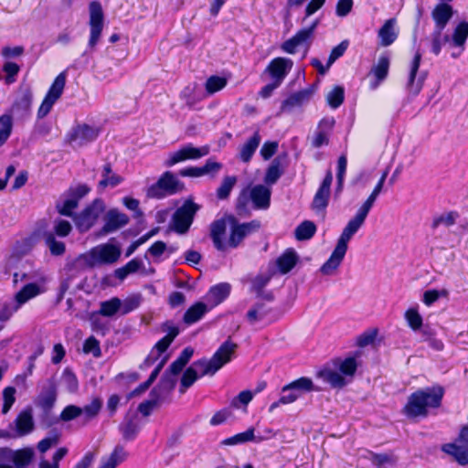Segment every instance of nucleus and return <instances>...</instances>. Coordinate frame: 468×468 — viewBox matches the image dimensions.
<instances>
[{
	"label": "nucleus",
	"instance_id": "1",
	"mask_svg": "<svg viewBox=\"0 0 468 468\" xmlns=\"http://www.w3.org/2000/svg\"><path fill=\"white\" fill-rule=\"evenodd\" d=\"M238 345L229 338L220 345L210 359L202 358L195 361L182 376L180 393H185L199 377L215 375L235 357Z\"/></svg>",
	"mask_w": 468,
	"mask_h": 468
},
{
	"label": "nucleus",
	"instance_id": "2",
	"mask_svg": "<svg viewBox=\"0 0 468 468\" xmlns=\"http://www.w3.org/2000/svg\"><path fill=\"white\" fill-rule=\"evenodd\" d=\"M443 396L441 387L427 388L412 393L404 407V412L409 417L426 416L428 408L439 407Z\"/></svg>",
	"mask_w": 468,
	"mask_h": 468
},
{
	"label": "nucleus",
	"instance_id": "3",
	"mask_svg": "<svg viewBox=\"0 0 468 468\" xmlns=\"http://www.w3.org/2000/svg\"><path fill=\"white\" fill-rule=\"evenodd\" d=\"M231 231L228 241L224 240L227 224L225 219L215 220L210 225V238L215 248L219 251H225L228 248H237L247 237L244 230L240 228L234 218H231Z\"/></svg>",
	"mask_w": 468,
	"mask_h": 468
},
{
	"label": "nucleus",
	"instance_id": "4",
	"mask_svg": "<svg viewBox=\"0 0 468 468\" xmlns=\"http://www.w3.org/2000/svg\"><path fill=\"white\" fill-rule=\"evenodd\" d=\"M121 257V249L111 243L100 244L88 252L80 255L77 261L86 267L94 268L100 265L115 263Z\"/></svg>",
	"mask_w": 468,
	"mask_h": 468
},
{
	"label": "nucleus",
	"instance_id": "5",
	"mask_svg": "<svg viewBox=\"0 0 468 468\" xmlns=\"http://www.w3.org/2000/svg\"><path fill=\"white\" fill-rule=\"evenodd\" d=\"M358 231V229L349 223L344 228L336 246L335 247L329 259L321 266L320 272L323 275L332 276L336 273L338 267L343 261L348 249V242Z\"/></svg>",
	"mask_w": 468,
	"mask_h": 468
},
{
	"label": "nucleus",
	"instance_id": "6",
	"mask_svg": "<svg viewBox=\"0 0 468 468\" xmlns=\"http://www.w3.org/2000/svg\"><path fill=\"white\" fill-rule=\"evenodd\" d=\"M271 189L264 185H257L250 189H244L239 194L237 210L239 215L246 211L248 201L250 199L256 209H266L270 207Z\"/></svg>",
	"mask_w": 468,
	"mask_h": 468
},
{
	"label": "nucleus",
	"instance_id": "7",
	"mask_svg": "<svg viewBox=\"0 0 468 468\" xmlns=\"http://www.w3.org/2000/svg\"><path fill=\"white\" fill-rule=\"evenodd\" d=\"M35 451L31 447L13 450L0 448V468H27L34 461Z\"/></svg>",
	"mask_w": 468,
	"mask_h": 468
},
{
	"label": "nucleus",
	"instance_id": "8",
	"mask_svg": "<svg viewBox=\"0 0 468 468\" xmlns=\"http://www.w3.org/2000/svg\"><path fill=\"white\" fill-rule=\"evenodd\" d=\"M184 184L170 171L165 172L156 183L148 187L146 196L150 198H164L181 191Z\"/></svg>",
	"mask_w": 468,
	"mask_h": 468
},
{
	"label": "nucleus",
	"instance_id": "9",
	"mask_svg": "<svg viewBox=\"0 0 468 468\" xmlns=\"http://www.w3.org/2000/svg\"><path fill=\"white\" fill-rule=\"evenodd\" d=\"M200 209V206L192 198L185 200L173 215L174 229L179 234H185L193 223L194 217Z\"/></svg>",
	"mask_w": 468,
	"mask_h": 468
},
{
	"label": "nucleus",
	"instance_id": "10",
	"mask_svg": "<svg viewBox=\"0 0 468 468\" xmlns=\"http://www.w3.org/2000/svg\"><path fill=\"white\" fill-rule=\"evenodd\" d=\"M99 129L86 123L73 127L66 136L67 143L73 148L79 149L96 140Z\"/></svg>",
	"mask_w": 468,
	"mask_h": 468
},
{
	"label": "nucleus",
	"instance_id": "11",
	"mask_svg": "<svg viewBox=\"0 0 468 468\" xmlns=\"http://www.w3.org/2000/svg\"><path fill=\"white\" fill-rule=\"evenodd\" d=\"M90 38L88 46L93 49L98 44L103 29V11L100 2L92 1L89 5Z\"/></svg>",
	"mask_w": 468,
	"mask_h": 468
},
{
	"label": "nucleus",
	"instance_id": "12",
	"mask_svg": "<svg viewBox=\"0 0 468 468\" xmlns=\"http://www.w3.org/2000/svg\"><path fill=\"white\" fill-rule=\"evenodd\" d=\"M40 390L35 399V404L44 412H49L58 398V384L55 377L45 379L39 385Z\"/></svg>",
	"mask_w": 468,
	"mask_h": 468
},
{
	"label": "nucleus",
	"instance_id": "13",
	"mask_svg": "<svg viewBox=\"0 0 468 468\" xmlns=\"http://www.w3.org/2000/svg\"><path fill=\"white\" fill-rule=\"evenodd\" d=\"M67 75L66 72L59 73L52 85L50 86L46 97L44 98L40 107L37 111V118L42 119L46 117L51 111L54 103L60 98L66 85Z\"/></svg>",
	"mask_w": 468,
	"mask_h": 468
},
{
	"label": "nucleus",
	"instance_id": "14",
	"mask_svg": "<svg viewBox=\"0 0 468 468\" xmlns=\"http://www.w3.org/2000/svg\"><path fill=\"white\" fill-rule=\"evenodd\" d=\"M441 450L451 455L459 464H468V426L462 429L454 442L443 444Z\"/></svg>",
	"mask_w": 468,
	"mask_h": 468
},
{
	"label": "nucleus",
	"instance_id": "15",
	"mask_svg": "<svg viewBox=\"0 0 468 468\" xmlns=\"http://www.w3.org/2000/svg\"><path fill=\"white\" fill-rule=\"evenodd\" d=\"M15 268H18V271L13 274V283L15 285H16L19 281L38 282L39 284H45L47 282L45 271L40 268H35L33 261L26 260Z\"/></svg>",
	"mask_w": 468,
	"mask_h": 468
},
{
	"label": "nucleus",
	"instance_id": "16",
	"mask_svg": "<svg viewBox=\"0 0 468 468\" xmlns=\"http://www.w3.org/2000/svg\"><path fill=\"white\" fill-rule=\"evenodd\" d=\"M318 23L319 21L315 20L310 27L300 29L293 37L282 43V49L289 54H294L297 48L301 47H304L307 50L313 42Z\"/></svg>",
	"mask_w": 468,
	"mask_h": 468
},
{
	"label": "nucleus",
	"instance_id": "17",
	"mask_svg": "<svg viewBox=\"0 0 468 468\" xmlns=\"http://www.w3.org/2000/svg\"><path fill=\"white\" fill-rule=\"evenodd\" d=\"M105 206L102 200L95 199L75 218L77 228L81 232L88 231L103 213Z\"/></svg>",
	"mask_w": 468,
	"mask_h": 468
},
{
	"label": "nucleus",
	"instance_id": "18",
	"mask_svg": "<svg viewBox=\"0 0 468 468\" xmlns=\"http://www.w3.org/2000/svg\"><path fill=\"white\" fill-rule=\"evenodd\" d=\"M210 147L208 145H203L201 147H195L192 144H187L178 151L170 154L169 158L165 161V165L171 167L179 162H183L188 159L196 160L209 154Z\"/></svg>",
	"mask_w": 468,
	"mask_h": 468
},
{
	"label": "nucleus",
	"instance_id": "19",
	"mask_svg": "<svg viewBox=\"0 0 468 468\" xmlns=\"http://www.w3.org/2000/svg\"><path fill=\"white\" fill-rule=\"evenodd\" d=\"M384 184L385 183L383 181L378 180V182L376 185V186L374 187L372 193L369 195V197L367 198V200L362 204V206L358 208L356 216L348 221V223L350 225L354 226L355 228H356L358 229L363 226L370 209L374 206L376 199L381 193Z\"/></svg>",
	"mask_w": 468,
	"mask_h": 468
},
{
	"label": "nucleus",
	"instance_id": "20",
	"mask_svg": "<svg viewBox=\"0 0 468 468\" xmlns=\"http://www.w3.org/2000/svg\"><path fill=\"white\" fill-rule=\"evenodd\" d=\"M36 244L34 238H27L20 241H17L13 248L11 255L7 258L5 263L6 271H10L15 268L20 262H23L22 258L28 255L34 249Z\"/></svg>",
	"mask_w": 468,
	"mask_h": 468
},
{
	"label": "nucleus",
	"instance_id": "21",
	"mask_svg": "<svg viewBox=\"0 0 468 468\" xmlns=\"http://www.w3.org/2000/svg\"><path fill=\"white\" fill-rule=\"evenodd\" d=\"M333 182V175L329 170L327 171L320 187L314 195V197L312 202V209L320 212L324 211L328 205L329 197H330V188Z\"/></svg>",
	"mask_w": 468,
	"mask_h": 468
},
{
	"label": "nucleus",
	"instance_id": "22",
	"mask_svg": "<svg viewBox=\"0 0 468 468\" xmlns=\"http://www.w3.org/2000/svg\"><path fill=\"white\" fill-rule=\"evenodd\" d=\"M314 92V88L310 87L292 94L282 102L278 115L283 112H291L294 109L302 107L311 100Z\"/></svg>",
	"mask_w": 468,
	"mask_h": 468
},
{
	"label": "nucleus",
	"instance_id": "23",
	"mask_svg": "<svg viewBox=\"0 0 468 468\" xmlns=\"http://www.w3.org/2000/svg\"><path fill=\"white\" fill-rule=\"evenodd\" d=\"M421 61V54L417 51L410 68L409 80L407 83V89L412 95H417L422 89L424 80L426 78L425 73H421L418 78L416 77Z\"/></svg>",
	"mask_w": 468,
	"mask_h": 468
},
{
	"label": "nucleus",
	"instance_id": "24",
	"mask_svg": "<svg viewBox=\"0 0 468 468\" xmlns=\"http://www.w3.org/2000/svg\"><path fill=\"white\" fill-rule=\"evenodd\" d=\"M292 61L287 58H275L266 68V71L271 75L274 81L282 83L288 72L292 68Z\"/></svg>",
	"mask_w": 468,
	"mask_h": 468
},
{
	"label": "nucleus",
	"instance_id": "25",
	"mask_svg": "<svg viewBox=\"0 0 468 468\" xmlns=\"http://www.w3.org/2000/svg\"><path fill=\"white\" fill-rule=\"evenodd\" d=\"M288 166V155L287 154H282L275 157L270 166L268 167L264 181L268 185L275 184L278 179L284 173L286 167Z\"/></svg>",
	"mask_w": 468,
	"mask_h": 468
},
{
	"label": "nucleus",
	"instance_id": "26",
	"mask_svg": "<svg viewBox=\"0 0 468 468\" xmlns=\"http://www.w3.org/2000/svg\"><path fill=\"white\" fill-rule=\"evenodd\" d=\"M104 220L105 223L101 229V234L103 235L114 232L125 226L129 221V218L123 213L112 209L107 212Z\"/></svg>",
	"mask_w": 468,
	"mask_h": 468
},
{
	"label": "nucleus",
	"instance_id": "27",
	"mask_svg": "<svg viewBox=\"0 0 468 468\" xmlns=\"http://www.w3.org/2000/svg\"><path fill=\"white\" fill-rule=\"evenodd\" d=\"M119 430L125 441H133L140 431V420L136 413H127L119 426Z\"/></svg>",
	"mask_w": 468,
	"mask_h": 468
},
{
	"label": "nucleus",
	"instance_id": "28",
	"mask_svg": "<svg viewBox=\"0 0 468 468\" xmlns=\"http://www.w3.org/2000/svg\"><path fill=\"white\" fill-rule=\"evenodd\" d=\"M163 332H167L166 335L161 338L153 347V351L161 356L170 346L172 342L179 334V328L167 321L162 325Z\"/></svg>",
	"mask_w": 468,
	"mask_h": 468
},
{
	"label": "nucleus",
	"instance_id": "29",
	"mask_svg": "<svg viewBox=\"0 0 468 468\" xmlns=\"http://www.w3.org/2000/svg\"><path fill=\"white\" fill-rule=\"evenodd\" d=\"M396 26V18H389L386 20L383 26L379 28L378 37L381 47H388L396 41L399 35Z\"/></svg>",
	"mask_w": 468,
	"mask_h": 468
},
{
	"label": "nucleus",
	"instance_id": "30",
	"mask_svg": "<svg viewBox=\"0 0 468 468\" xmlns=\"http://www.w3.org/2000/svg\"><path fill=\"white\" fill-rule=\"evenodd\" d=\"M45 284H39L38 282H28L15 295V301L17 307H20L29 300L37 297L45 292Z\"/></svg>",
	"mask_w": 468,
	"mask_h": 468
},
{
	"label": "nucleus",
	"instance_id": "31",
	"mask_svg": "<svg viewBox=\"0 0 468 468\" xmlns=\"http://www.w3.org/2000/svg\"><path fill=\"white\" fill-rule=\"evenodd\" d=\"M453 15L452 7L446 4L441 3L435 6L431 16L435 22L436 30H443Z\"/></svg>",
	"mask_w": 468,
	"mask_h": 468
},
{
	"label": "nucleus",
	"instance_id": "32",
	"mask_svg": "<svg viewBox=\"0 0 468 468\" xmlns=\"http://www.w3.org/2000/svg\"><path fill=\"white\" fill-rule=\"evenodd\" d=\"M16 432L17 436H24L34 430L32 409L22 410L15 420Z\"/></svg>",
	"mask_w": 468,
	"mask_h": 468
},
{
	"label": "nucleus",
	"instance_id": "33",
	"mask_svg": "<svg viewBox=\"0 0 468 468\" xmlns=\"http://www.w3.org/2000/svg\"><path fill=\"white\" fill-rule=\"evenodd\" d=\"M33 93L30 88L23 87L19 90L17 97L12 105V112L26 114L32 103Z\"/></svg>",
	"mask_w": 468,
	"mask_h": 468
},
{
	"label": "nucleus",
	"instance_id": "34",
	"mask_svg": "<svg viewBox=\"0 0 468 468\" xmlns=\"http://www.w3.org/2000/svg\"><path fill=\"white\" fill-rule=\"evenodd\" d=\"M285 389H292V392L297 395L299 399L303 393L319 390L314 385V382L311 378L306 377H302L287 385H285Z\"/></svg>",
	"mask_w": 468,
	"mask_h": 468
},
{
	"label": "nucleus",
	"instance_id": "35",
	"mask_svg": "<svg viewBox=\"0 0 468 468\" xmlns=\"http://www.w3.org/2000/svg\"><path fill=\"white\" fill-rule=\"evenodd\" d=\"M127 457V452L122 445H117L110 456L102 458L98 468H116Z\"/></svg>",
	"mask_w": 468,
	"mask_h": 468
},
{
	"label": "nucleus",
	"instance_id": "36",
	"mask_svg": "<svg viewBox=\"0 0 468 468\" xmlns=\"http://www.w3.org/2000/svg\"><path fill=\"white\" fill-rule=\"evenodd\" d=\"M297 261L298 256L296 252L292 250H288L277 259L276 263L280 272L285 274L296 265Z\"/></svg>",
	"mask_w": 468,
	"mask_h": 468
},
{
	"label": "nucleus",
	"instance_id": "37",
	"mask_svg": "<svg viewBox=\"0 0 468 468\" xmlns=\"http://www.w3.org/2000/svg\"><path fill=\"white\" fill-rule=\"evenodd\" d=\"M261 143V135L256 132L252 137H250L240 148L239 157L240 159L248 163L253 156L256 149Z\"/></svg>",
	"mask_w": 468,
	"mask_h": 468
},
{
	"label": "nucleus",
	"instance_id": "38",
	"mask_svg": "<svg viewBox=\"0 0 468 468\" xmlns=\"http://www.w3.org/2000/svg\"><path fill=\"white\" fill-rule=\"evenodd\" d=\"M102 407V400L100 398H93L90 403L80 407L82 421L84 424L95 419Z\"/></svg>",
	"mask_w": 468,
	"mask_h": 468
},
{
	"label": "nucleus",
	"instance_id": "39",
	"mask_svg": "<svg viewBox=\"0 0 468 468\" xmlns=\"http://www.w3.org/2000/svg\"><path fill=\"white\" fill-rule=\"evenodd\" d=\"M318 377L329 383L333 388H341L346 384V379L339 372L330 368H324L319 371Z\"/></svg>",
	"mask_w": 468,
	"mask_h": 468
},
{
	"label": "nucleus",
	"instance_id": "40",
	"mask_svg": "<svg viewBox=\"0 0 468 468\" xmlns=\"http://www.w3.org/2000/svg\"><path fill=\"white\" fill-rule=\"evenodd\" d=\"M207 312V307L204 303L198 302L186 310L184 314V322L192 324L199 321Z\"/></svg>",
	"mask_w": 468,
	"mask_h": 468
},
{
	"label": "nucleus",
	"instance_id": "41",
	"mask_svg": "<svg viewBox=\"0 0 468 468\" xmlns=\"http://www.w3.org/2000/svg\"><path fill=\"white\" fill-rule=\"evenodd\" d=\"M102 179L99 182V186L102 189L107 186L114 187L122 182V177L112 171L110 164H106L102 169Z\"/></svg>",
	"mask_w": 468,
	"mask_h": 468
},
{
	"label": "nucleus",
	"instance_id": "42",
	"mask_svg": "<svg viewBox=\"0 0 468 468\" xmlns=\"http://www.w3.org/2000/svg\"><path fill=\"white\" fill-rule=\"evenodd\" d=\"M229 292L230 285L227 282H222L209 290L208 297L213 301L214 304H218L229 296Z\"/></svg>",
	"mask_w": 468,
	"mask_h": 468
},
{
	"label": "nucleus",
	"instance_id": "43",
	"mask_svg": "<svg viewBox=\"0 0 468 468\" xmlns=\"http://www.w3.org/2000/svg\"><path fill=\"white\" fill-rule=\"evenodd\" d=\"M45 243L47 247L48 248L50 253L53 256H61L66 251V246L65 243L59 240H57L54 233L52 232H46L44 234Z\"/></svg>",
	"mask_w": 468,
	"mask_h": 468
},
{
	"label": "nucleus",
	"instance_id": "44",
	"mask_svg": "<svg viewBox=\"0 0 468 468\" xmlns=\"http://www.w3.org/2000/svg\"><path fill=\"white\" fill-rule=\"evenodd\" d=\"M389 58L382 55L378 58V63L372 68L371 71L378 82L384 80L388 73Z\"/></svg>",
	"mask_w": 468,
	"mask_h": 468
},
{
	"label": "nucleus",
	"instance_id": "45",
	"mask_svg": "<svg viewBox=\"0 0 468 468\" xmlns=\"http://www.w3.org/2000/svg\"><path fill=\"white\" fill-rule=\"evenodd\" d=\"M316 226L314 222L305 220L295 229V238L298 240H307L315 234Z\"/></svg>",
	"mask_w": 468,
	"mask_h": 468
},
{
	"label": "nucleus",
	"instance_id": "46",
	"mask_svg": "<svg viewBox=\"0 0 468 468\" xmlns=\"http://www.w3.org/2000/svg\"><path fill=\"white\" fill-rule=\"evenodd\" d=\"M269 313L265 303L258 302L248 311L246 317L250 324H254L262 320Z\"/></svg>",
	"mask_w": 468,
	"mask_h": 468
},
{
	"label": "nucleus",
	"instance_id": "47",
	"mask_svg": "<svg viewBox=\"0 0 468 468\" xmlns=\"http://www.w3.org/2000/svg\"><path fill=\"white\" fill-rule=\"evenodd\" d=\"M122 308L121 300L113 297L111 300L101 303L100 314L103 316L111 317Z\"/></svg>",
	"mask_w": 468,
	"mask_h": 468
},
{
	"label": "nucleus",
	"instance_id": "48",
	"mask_svg": "<svg viewBox=\"0 0 468 468\" xmlns=\"http://www.w3.org/2000/svg\"><path fill=\"white\" fill-rule=\"evenodd\" d=\"M227 83L226 78L213 75L207 80L205 89L208 94H214L225 88Z\"/></svg>",
	"mask_w": 468,
	"mask_h": 468
},
{
	"label": "nucleus",
	"instance_id": "49",
	"mask_svg": "<svg viewBox=\"0 0 468 468\" xmlns=\"http://www.w3.org/2000/svg\"><path fill=\"white\" fill-rule=\"evenodd\" d=\"M79 201L71 196L66 194V198L58 202L57 208L60 215L71 217L72 211L78 207Z\"/></svg>",
	"mask_w": 468,
	"mask_h": 468
},
{
	"label": "nucleus",
	"instance_id": "50",
	"mask_svg": "<svg viewBox=\"0 0 468 468\" xmlns=\"http://www.w3.org/2000/svg\"><path fill=\"white\" fill-rule=\"evenodd\" d=\"M237 183L236 176H225L222 180L221 185L217 190V197L219 199H226L229 197L232 188Z\"/></svg>",
	"mask_w": 468,
	"mask_h": 468
},
{
	"label": "nucleus",
	"instance_id": "51",
	"mask_svg": "<svg viewBox=\"0 0 468 468\" xmlns=\"http://www.w3.org/2000/svg\"><path fill=\"white\" fill-rule=\"evenodd\" d=\"M60 441V435L57 432L52 433L50 436L46 437L39 441L37 444V451L41 453V456H44V454L53 446H56L59 443Z\"/></svg>",
	"mask_w": 468,
	"mask_h": 468
},
{
	"label": "nucleus",
	"instance_id": "52",
	"mask_svg": "<svg viewBox=\"0 0 468 468\" xmlns=\"http://www.w3.org/2000/svg\"><path fill=\"white\" fill-rule=\"evenodd\" d=\"M468 37V22L460 23L452 34V41L456 47L464 45Z\"/></svg>",
	"mask_w": 468,
	"mask_h": 468
},
{
	"label": "nucleus",
	"instance_id": "53",
	"mask_svg": "<svg viewBox=\"0 0 468 468\" xmlns=\"http://www.w3.org/2000/svg\"><path fill=\"white\" fill-rule=\"evenodd\" d=\"M298 398H297V395H295L292 389H285V386L282 388V391H281V397L279 399V400L273 402L270 408H269V411L270 412H272L275 409H277L281 404H283V405H286V404H291L292 402H294L295 400H297Z\"/></svg>",
	"mask_w": 468,
	"mask_h": 468
},
{
	"label": "nucleus",
	"instance_id": "54",
	"mask_svg": "<svg viewBox=\"0 0 468 468\" xmlns=\"http://www.w3.org/2000/svg\"><path fill=\"white\" fill-rule=\"evenodd\" d=\"M12 132V117L4 114L0 117V144L3 145Z\"/></svg>",
	"mask_w": 468,
	"mask_h": 468
},
{
	"label": "nucleus",
	"instance_id": "55",
	"mask_svg": "<svg viewBox=\"0 0 468 468\" xmlns=\"http://www.w3.org/2000/svg\"><path fill=\"white\" fill-rule=\"evenodd\" d=\"M254 440V429L250 428L244 432L238 433L230 438L224 441L226 445H235L239 443H244Z\"/></svg>",
	"mask_w": 468,
	"mask_h": 468
},
{
	"label": "nucleus",
	"instance_id": "56",
	"mask_svg": "<svg viewBox=\"0 0 468 468\" xmlns=\"http://www.w3.org/2000/svg\"><path fill=\"white\" fill-rule=\"evenodd\" d=\"M326 100L330 107L338 108L344 101V89L340 86L335 87L328 92Z\"/></svg>",
	"mask_w": 468,
	"mask_h": 468
},
{
	"label": "nucleus",
	"instance_id": "57",
	"mask_svg": "<svg viewBox=\"0 0 468 468\" xmlns=\"http://www.w3.org/2000/svg\"><path fill=\"white\" fill-rule=\"evenodd\" d=\"M356 367L357 364L356 358L353 356L346 357L338 363L340 372L346 376H354L356 371Z\"/></svg>",
	"mask_w": 468,
	"mask_h": 468
},
{
	"label": "nucleus",
	"instance_id": "58",
	"mask_svg": "<svg viewBox=\"0 0 468 468\" xmlns=\"http://www.w3.org/2000/svg\"><path fill=\"white\" fill-rule=\"evenodd\" d=\"M62 381L67 390L69 393H74L78 390L79 382L76 376L69 369L63 371Z\"/></svg>",
	"mask_w": 468,
	"mask_h": 468
},
{
	"label": "nucleus",
	"instance_id": "59",
	"mask_svg": "<svg viewBox=\"0 0 468 468\" xmlns=\"http://www.w3.org/2000/svg\"><path fill=\"white\" fill-rule=\"evenodd\" d=\"M15 394H16V388L14 387H7L3 390V399H4V404H3V408H2L3 414H6L10 410L13 404L15 403V401H16Z\"/></svg>",
	"mask_w": 468,
	"mask_h": 468
},
{
	"label": "nucleus",
	"instance_id": "60",
	"mask_svg": "<svg viewBox=\"0 0 468 468\" xmlns=\"http://www.w3.org/2000/svg\"><path fill=\"white\" fill-rule=\"evenodd\" d=\"M81 416L80 407L75 405L66 406L60 413V420L63 421H70Z\"/></svg>",
	"mask_w": 468,
	"mask_h": 468
},
{
	"label": "nucleus",
	"instance_id": "61",
	"mask_svg": "<svg viewBox=\"0 0 468 468\" xmlns=\"http://www.w3.org/2000/svg\"><path fill=\"white\" fill-rule=\"evenodd\" d=\"M442 41L447 42L448 36H442L441 30L435 29L431 35V51L435 55H438L441 52Z\"/></svg>",
	"mask_w": 468,
	"mask_h": 468
},
{
	"label": "nucleus",
	"instance_id": "62",
	"mask_svg": "<svg viewBox=\"0 0 468 468\" xmlns=\"http://www.w3.org/2000/svg\"><path fill=\"white\" fill-rule=\"evenodd\" d=\"M405 318L413 330H418L422 325V318L415 309H409L405 314Z\"/></svg>",
	"mask_w": 468,
	"mask_h": 468
},
{
	"label": "nucleus",
	"instance_id": "63",
	"mask_svg": "<svg viewBox=\"0 0 468 468\" xmlns=\"http://www.w3.org/2000/svg\"><path fill=\"white\" fill-rule=\"evenodd\" d=\"M349 42L348 40H343L340 44L335 47L328 58V67H331L332 64L342 57L348 48Z\"/></svg>",
	"mask_w": 468,
	"mask_h": 468
},
{
	"label": "nucleus",
	"instance_id": "64",
	"mask_svg": "<svg viewBox=\"0 0 468 468\" xmlns=\"http://www.w3.org/2000/svg\"><path fill=\"white\" fill-rule=\"evenodd\" d=\"M83 351L85 353H91L95 357H100L101 348L99 341L95 337L90 336L84 342Z\"/></svg>",
	"mask_w": 468,
	"mask_h": 468
}]
</instances>
